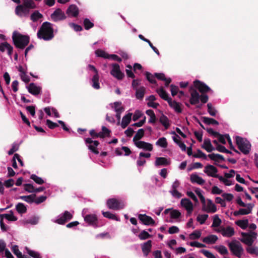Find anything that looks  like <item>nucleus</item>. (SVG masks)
<instances>
[{"mask_svg": "<svg viewBox=\"0 0 258 258\" xmlns=\"http://www.w3.org/2000/svg\"><path fill=\"white\" fill-rule=\"evenodd\" d=\"M138 219L144 225L147 226H154L155 225V220L150 216L146 214H140L138 215Z\"/></svg>", "mask_w": 258, "mask_h": 258, "instance_id": "nucleus-9", "label": "nucleus"}, {"mask_svg": "<svg viewBox=\"0 0 258 258\" xmlns=\"http://www.w3.org/2000/svg\"><path fill=\"white\" fill-rule=\"evenodd\" d=\"M157 92L160 96V97L164 100L168 102L172 98L168 96V93L164 90L163 87H161L160 89L157 90Z\"/></svg>", "mask_w": 258, "mask_h": 258, "instance_id": "nucleus-30", "label": "nucleus"}, {"mask_svg": "<svg viewBox=\"0 0 258 258\" xmlns=\"http://www.w3.org/2000/svg\"><path fill=\"white\" fill-rule=\"evenodd\" d=\"M10 214H4L0 215L1 218H5L10 221H16L17 220V218L14 215L13 212L11 210L10 211Z\"/></svg>", "mask_w": 258, "mask_h": 258, "instance_id": "nucleus-39", "label": "nucleus"}, {"mask_svg": "<svg viewBox=\"0 0 258 258\" xmlns=\"http://www.w3.org/2000/svg\"><path fill=\"white\" fill-rule=\"evenodd\" d=\"M6 50L8 51V54L11 56L13 50V47L7 42L0 43V51L4 52Z\"/></svg>", "mask_w": 258, "mask_h": 258, "instance_id": "nucleus-21", "label": "nucleus"}, {"mask_svg": "<svg viewBox=\"0 0 258 258\" xmlns=\"http://www.w3.org/2000/svg\"><path fill=\"white\" fill-rule=\"evenodd\" d=\"M132 113H128L123 117L121 123V126L122 128H125L130 123L132 119Z\"/></svg>", "mask_w": 258, "mask_h": 258, "instance_id": "nucleus-29", "label": "nucleus"}, {"mask_svg": "<svg viewBox=\"0 0 258 258\" xmlns=\"http://www.w3.org/2000/svg\"><path fill=\"white\" fill-rule=\"evenodd\" d=\"M83 24L85 29L87 30L93 28L94 26V24L88 18H85L84 20Z\"/></svg>", "mask_w": 258, "mask_h": 258, "instance_id": "nucleus-48", "label": "nucleus"}, {"mask_svg": "<svg viewBox=\"0 0 258 258\" xmlns=\"http://www.w3.org/2000/svg\"><path fill=\"white\" fill-rule=\"evenodd\" d=\"M247 209H240L238 211H235L233 212V215L238 216L239 215H247L251 213L254 205L252 204H247Z\"/></svg>", "mask_w": 258, "mask_h": 258, "instance_id": "nucleus-15", "label": "nucleus"}, {"mask_svg": "<svg viewBox=\"0 0 258 258\" xmlns=\"http://www.w3.org/2000/svg\"><path fill=\"white\" fill-rule=\"evenodd\" d=\"M169 106L173 108L177 113H181L182 112V108H181V104L176 102L175 100H172V99L168 102Z\"/></svg>", "mask_w": 258, "mask_h": 258, "instance_id": "nucleus-26", "label": "nucleus"}, {"mask_svg": "<svg viewBox=\"0 0 258 258\" xmlns=\"http://www.w3.org/2000/svg\"><path fill=\"white\" fill-rule=\"evenodd\" d=\"M147 80L151 84H156L157 82L155 79L154 75H153L151 73L148 72H146L145 73Z\"/></svg>", "mask_w": 258, "mask_h": 258, "instance_id": "nucleus-45", "label": "nucleus"}, {"mask_svg": "<svg viewBox=\"0 0 258 258\" xmlns=\"http://www.w3.org/2000/svg\"><path fill=\"white\" fill-rule=\"evenodd\" d=\"M201 235V232L199 230H195L190 234V238L192 239H198Z\"/></svg>", "mask_w": 258, "mask_h": 258, "instance_id": "nucleus-63", "label": "nucleus"}, {"mask_svg": "<svg viewBox=\"0 0 258 258\" xmlns=\"http://www.w3.org/2000/svg\"><path fill=\"white\" fill-rule=\"evenodd\" d=\"M110 74L112 76L119 80H122L124 76V74L121 72L120 67L117 63L112 64V69Z\"/></svg>", "mask_w": 258, "mask_h": 258, "instance_id": "nucleus-11", "label": "nucleus"}, {"mask_svg": "<svg viewBox=\"0 0 258 258\" xmlns=\"http://www.w3.org/2000/svg\"><path fill=\"white\" fill-rule=\"evenodd\" d=\"M217 172V169L213 165H208L205 167L204 172L209 176L217 178V177L215 176H219L216 174Z\"/></svg>", "mask_w": 258, "mask_h": 258, "instance_id": "nucleus-17", "label": "nucleus"}, {"mask_svg": "<svg viewBox=\"0 0 258 258\" xmlns=\"http://www.w3.org/2000/svg\"><path fill=\"white\" fill-rule=\"evenodd\" d=\"M135 145L138 148L142 149L145 151H152L153 149V145L151 144L144 141H140L135 143Z\"/></svg>", "mask_w": 258, "mask_h": 258, "instance_id": "nucleus-20", "label": "nucleus"}, {"mask_svg": "<svg viewBox=\"0 0 258 258\" xmlns=\"http://www.w3.org/2000/svg\"><path fill=\"white\" fill-rule=\"evenodd\" d=\"M99 76L98 74H95L93 76L92 80H91L92 82V87L97 90L100 89V88L99 82Z\"/></svg>", "mask_w": 258, "mask_h": 258, "instance_id": "nucleus-34", "label": "nucleus"}, {"mask_svg": "<svg viewBox=\"0 0 258 258\" xmlns=\"http://www.w3.org/2000/svg\"><path fill=\"white\" fill-rule=\"evenodd\" d=\"M170 164V161L165 157H156L155 162L156 166H167Z\"/></svg>", "mask_w": 258, "mask_h": 258, "instance_id": "nucleus-24", "label": "nucleus"}, {"mask_svg": "<svg viewBox=\"0 0 258 258\" xmlns=\"http://www.w3.org/2000/svg\"><path fill=\"white\" fill-rule=\"evenodd\" d=\"M12 40L16 48L23 49L29 44L30 37L27 35H22L15 32L12 35Z\"/></svg>", "mask_w": 258, "mask_h": 258, "instance_id": "nucleus-3", "label": "nucleus"}, {"mask_svg": "<svg viewBox=\"0 0 258 258\" xmlns=\"http://www.w3.org/2000/svg\"><path fill=\"white\" fill-rule=\"evenodd\" d=\"M19 148V145L16 143H13L12 148L8 151L9 155H13L15 152L17 151Z\"/></svg>", "mask_w": 258, "mask_h": 258, "instance_id": "nucleus-61", "label": "nucleus"}, {"mask_svg": "<svg viewBox=\"0 0 258 258\" xmlns=\"http://www.w3.org/2000/svg\"><path fill=\"white\" fill-rule=\"evenodd\" d=\"M218 240V237L215 235H210L203 239V241L207 244H214Z\"/></svg>", "mask_w": 258, "mask_h": 258, "instance_id": "nucleus-32", "label": "nucleus"}, {"mask_svg": "<svg viewBox=\"0 0 258 258\" xmlns=\"http://www.w3.org/2000/svg\"><path fill=\"white\" fill-rule=\"evenodd\" d=\"M200 252L208 258H216L212 253L207 250L202 249Z\"/></svg>", "mask_w": 258, "mask_h": 258, "instance_id": "nucleus-64", "label": "nucleus"}, {"mask_svg": "<svg viewBox=\"0 0 258 258\" xmlns=\"http://www.w3.org/2000/svg\"><path fill=\"white\" fill-rule=\"evenodd\" d=\"M39 218L36 216H33L26 221V223L32 225H36L38 223Z\"/></svg>", "mask_w": 258, "mask_h": 258, "instance_id": "nucleus-60", "label": "nucleus"}, {"mask_svg": "<svg viewBox=\"0 0 258 258\" xmlns=\"http://www.w3.org/2000/svg\"><path fill=\"white\" fill-rule=\"evenodd\" d=\"M215 249L221 254H227L228 253V250L225 246H215Z\"/></svg>", "mask_w": 258, "mask_h": 258, "instance_id": "nucleus-54", "label": "nucleus"}, {"mask_svg": "<svg viewBox=\"0 0 258 258\" xmlns=\"http://www.w3.org/2000/svg\"><path fill=\"white\" fill-rule=\"evenodd\" d=\"M73 217V214L68 211H65L61 217L58 218L55 222L58 224L63 225L71 220Z\"/></svg>", "mask_w": 258, "mask_h": 258, "instance_id": "nucleus-13", "label": "nucleus"}, {"mask_svg": "<svg viewBox=\"0 0 258 258\" xmlns=\"http://www.w3.org/2000/svg\"><path fill=\"white\" fill-rule=\"evenodd\" d=\"M102 214L103 216L109 219L113 220L116 221H119L120 219L115 214H113L110 212H102Z\"/></svg>", "mask_w": 258, "mask_h": 258, "instance_id": "nucleus-37", "label": "nucleus"}, {"mask_svg": "<svg viewBox=\"0 0 258 258\" xmlns=\"http://www.w3.org/2000/svg\"><path fill=\"white\" fill-rule=\"evenodd\" d=\"M84 221L89 225L98 227V218L95 214H88L84 217Z\"/></svg>", "mask_w": 258, "mask_h": 258, "instance_id": "nucleus-14", "label": "nucleus"}, {"mask_svg": "<svg viewBox=\"0 0 258 258\" xmlns=\"http://www.w3.org/2000/svg\"><path fill=\"white\" fill-rule=\"evenodd\" d=\"M151 237L152 235L145 230H143L139 235V238L141 240H145Z\"/></svg>", "mask_w": 258, "mask_h": 258, "instance_id": "nucleus-51", "label": "nucleus"}, {"mask_svg": "<svg viewBox=\"0 0 258 258\" xmlns=\"http://www.w3.org/2000/svg\"><path fill=\"white\" fill-rule=\"evenodd\" d=\"M145 135V131L143 128L139 129L135 136H134L133 141L134 144L135 143L140 141V140L142 139V138Z\"/></svg>", "mask_w": 258, "mask_h": 258, "instance_id": "nucleus-33", "label": "nucleus"}, {"mask_svg": "<svg viewBox=\"0 0 258 258\" xmlns=\"http://www.w3.org/2000/svg\"><path fill=\"white\" fill-rule=\"evenodd\" d=\"M52 26V24L50 22H43L37 32L38 38L45 41L52 40L54 36Z\"/></svg>", "mask_w": 258, "mask_h": 258, "instance_id": "nucleus-1", "label": "nucleus"}, {"mask_svg": "<svg viewBox=\"0 0 258 258\" xmlns=\"http://www.w3.org/2000/svg\"><path fill=\"white\" fill-rule=\"evenodd\" d=\"M136 97L138 99L142 100L144 98L145 93V88L144 87H141L136 89Z\"/></svg>", "mask_w": 258, "mask_h": 258, "instance_id": "nucleus-36", "label": "nucleus"}, {"mask_svg": "<svg viewBox=\"0 0 258 258\" xmlns=\"http://www.w3.org/2000/svg\"><path fill=\"white\" fill-rule=\"evenodd\" d=\"M236 144L239 150L244 154H248L251 149V144L246 139L239 136L236 137Z\"/></svg>", "mask_w": 258, "mask_h": 258, "instance_id": "nucleus-5", "label": "nucleus"}, {"mask_svg": "<svg viewBox=\"0 0 258 258\" xmlns=\"http://www.w3.org/2000/svg\"><path fill=\"white\" fill-rule=\"evenodd\" d=\"M207 207H205V210H202L208 213H215L217 211V207L212 201L210 199L207 200Z\"/></svg>", "mask_w": 258, "mask_h": 258, "instance_id": "nucleus-22", "label": "nucleus"}, {"mask_svg": "<svg viewBox=\"0 0 258 258\" xmlns=\"http://www.w3.org/2000/svg\"><path fill=\"white\" fill-rule=\"evenodd\" d=\"M235 224L242 229H245L248 226V220L247 219L237 220L235 222Z\"/></svg>", "mask_w": 258, "mask_h": 258, "instance_id": "nucleus-42", "label": "nucleus"}, {"mask_svg": "<svg viewBox=\"0 0 258 258\" xmlns=\"http://www.w3.org/2000/svg\"><path fill=\"white\" fill-rule=\"evenodd\" d=\"M192 156L195 158H203L204 159H206L207 157V155L200 149L197 150V154H195Z\"/></svg>", "mask_w": 258, "mask_h": 258, "instance_id": "nucleus-62", "label": "nucleus"}, {"mask_svg": "<svg viewBox=\"0 0 258 258\" xmlns=\"http://www.w3.org/2000/svg\"><path fill=\"white\" fill-rule=\"evenodd\" d=\"M26 250L27 252V253L30 255L31 256L34 257V258H41V256L40 255V254L38 253L37 251L32 250L28 248V247H26Z\"/></svg>", "mask_w": 258, "mask_h": 258, "instance_id": "nucleus-46", "label": "nucleus"}, {"mask_svg": "<svg viewBox=\"0 0 258 258\" xmlns=\"http://www.w3.org/2000/svg\"><path fill=\"white\" fill-rule=\"evenodd\" d=\"M152 241L148 240L142 245V250L145 256H147L151 251Z\"/></svg>", "mask_w": 258, "mask_h": 258, "instance_id": "nucleus-23", "label": "nucleus"}, {"mask_svg": "<svg viewBox=\"0 0 258 258\" xmlns=\"http://www.w3.org/2000/svg\"><path fill=\"white\" fill-rule=\"evenodd\" d=\"M156 145L162 148H166L168 146L167 140L165 137H162L158 139L156 143Z\"/></svg>", "mask_w": 258, "mask_h": 258, "instance_id": "nucleus-43", "label": "nucleus"}, {"mask_svg": "<svg viewBox=\"0 0 258 258\" xmlns=\"http://www.w3.org/2000/svg\"><path fill=\"white\" fill-rule=\"evenodd\" d=\"M217 231L218 232H221L223 236L227 237L232 236L235 233L234 228L230 226H228L226 228H222L221 229H218L217 230Z\"/></svg>", "mask_w": 258, "mask_h": 258, "instance_id": "nucleus-18", "label": "nucleus"}, {"mask_svg": "<svg viewBox=\"0 0 258 258\" xmlns=\"http://www.w3.org/2000/svg\"><path fill=\"white\" fill-rule=\"evenodd\" d=\"M36 197V194H32L29 196H20V199L27 202L28 203L31 204L34 202V200Z\"/></svg>", "mask_w": 258, "mask_h": 258, "instance_id": "nucleus-35", "label": "nucleus"}, {"mask_svg": "<svg viewBox=\"0 0 258 258\" xmlns=\"http://www.w3.org/2000/svg\"><path fill=\"white\" fill-rule=\"evenodd\" d=\"M27 88L30 93L35 96L39 95L41 92V87L36 86L34 83H30Z\"/></svg>", "mask_w": 258, "mask_h": 258, "instance_id": "nucleus-19", "label": "nucleus"}, {"mask_svg": "<svg viewBox=\"0 0 258 258\" xmlns=\"http://www.w3.org/2000/svg\"><path fill=\"white\" fill-rule=\"evenodd\" d=\"M202 120L203 121L207 124H214V125H218L219 122L216 120L212 118H210L206 116L202 117Z\"/></svg>", "mask_w": 258, "mask_h": 258, "instance_id": "nucleus-41", "label": "nucleus"}, {"mask_svg": "<svg viewBox=\"0 0 258 258\" xmlns=\"http://www.w3.org/2000/svg\"><path fill=\"white\" fill-rule=\"evenodd\" d=\"M221 220L219 218L218 215H215L213 218V221L212 224V227H217L221 224Z\"/></svg>", "mask_w": 258, "mask_h": 258, "instance_id": "nucleus-49", "label": "nucleus"}, {"mask_svg": "<svg viewBox=\"0 0 258 258\" xmlns=\"http://www.w3.org/2000/svg\"><path fill=\"white\" fill-rule=\"evenodd\" d=\"M12 250L18 258H21L25 255L22 254L21 252L19 250L18 246L16 245L12 246Z\"/></svg>", "mask_w": 258, "mask_h": 258, "instance_id": "nucleus-50", "label": "nucleus"}, {"mask_svg": "<svg viewBox=\"0 0 258 258\" xmlns=\"http://www.w3.org/2000/svg\"><path fill=\"white\" fill-rule=\"evenodd\" d=\"M208 112L210 115L212 116H216L217 111L216 109L213 107L212 104L211 103L207 104Z\"/></svg>", "mask_w": 258, "mask_h": 258, "instance_id": "nucleus-47", "label": "nucleus"}, {"mask_svg": "<svg viewBox=\"0 0 258 258\" xmlns=\"http://www.w3.org/2000/svg\"><path fill=\"white\" fill-rule=\"evenodd\" d=\"M66 14L69 17H77L79 14V8L76 5H71L67 9Z\"/></svg>", "mask_w": 258, "mask_h": 258, "instance_id": "nucleus-16", "label": "nucleus"}, {"mask_svg": "<svg viewBox=\"0 0 258 258\" xmlns=\"http://www.w3.org/2000/svg\"><path fill=\"white\" fill-rule=\"evenodd\" d=\"M17 211L21 214H24L27 212V208L25 205L22 203H19L16 206Z\"/></svg>", "mask_w": 258, "mask_h": 258, "instance_id": "nucleus-40", "label": "nucleus"}, {"mask_svg": "<svg viewBox=\"0 0 258 258\" xmlns=\"http://www.w3.org/2000/svg\"><path fill=\"white\" fill-rule=\"evenodd\" d=\"M202 148L209 153L215 150V148L213 147L211 140L209 139H205L204 144L202 146Z\"/></svg>", "mask_w": 258, "mask_h": 258, "instance_id": "nucleus-27", "label": "nucleus"}, {"mask_svg": "<svg viewBox=\"0 0 258 258\" xmlns=\"http://www.w3.org/2000/svg\"><path fill=\"white\" fill-rule=\"evenodd\" d=\"M181 213L177 210H173L170 212V217L172 219H178L181 216Z\"/></svg>", "mask_w": 258, "mask_h": 258, "instance_id": "nucleus-59", "label": "nucleus"}, {"mask_svg": "<svg viewBox=\"0 0 258 258\" xmlns=\"http://www.w3.org/2000/svg\"><path fill=\"white\" fill-rule=\"evenodd\" d=\"M246 250L247 252L251 254H255L256 255H258V247H251V246H248Z\"/></svg>", "mask_w": 258, "mask_h": 258, "instance_id": "nucleus-57", "label": "nucleus"}, {"mask_svg": "<svg viewBox=\"0 0 258 258\" xmlns=\"http://www.w3.org/2000/svg\"><path fill=\"white\" fill-rule=\"evenodd\" d=\"M107 205L109 209L118 210L123 208V205L116 199H109L107 201Z\"/></svg>", "mask_w": 258, "mask_h": 258, "instance_id": "nucleus-10", "label": "nucleus"}, {"mask_svg": "<svg viewBox=\"0 0 258 258\" xmlns=\"http://www.w3.org/2000/svg\"><path fill=\"white\" fill-rule=\"evenodd\" d=\"M228 246L232 254L240 258L243 252V248L239 241L234 240L229 243Z\"/></svg>", "mask_w": 258, "mask_h": 258, "instance_id": "nucleus-6", "label": "nucleus"}, {"mask_svg": "<svg viewBox=\"0 0 258 258\" xmlns=\"http://www.w3.org/2000/svg\"><path fill=\"white\" fill-rule=\"evenodd\" d=\"M194 88L198 89L201 94H206L205 93L211 91V88L206 84L198 80L194 81Z\"/></svg>", "mask_w": 258, "mask_h": 258, "instance_id": "nucleus-8", "label": "nucleus"}, {"mask_svg": "<svg viewBox=\"0 0 258 258\" xmlns=\"http://www.w3.org/2000/svg\"><path fill=\"white\" fill-rule=\"evenodd\" d=\"M30 178L38 184H42L44 183V181L42 178L35 174H32L30 176Z\"/></svg>", "mask_w": 258, "mask_h": 258, "instance_id": "nucleus-52", "label": "nucleus"}, {"mask_svg": "<svg viewBox=\"0 0 258 258\" xmlns=\"http://www.w3.org/2000/svg\"><path fill=\"white\" fill-rule=\"evenodd\" d=\"M95 53L98 56L104 58H108L109 56V54L106 53L104 51L101 49L96 50L95 51Z\"/></svg>", "mask_w": 258, "mask_h": 258, "instance_id": "nucleus-55", "label": "nucleus"}, {"mask_svg": "<svg viewBox=\"0 0 258 258\" xmlns=\"http://www.w3.org/2000/svg\"><path fill=\"white\" fill-rule=\"evenodd\" d=\"M208 217L209 216L208 214L199 215L197 218V220L201 224H203L205 223Z\"/></svg>", "mask_w": 258, "mask_h": 258, "instance_id": "nucleus-53", "label": "nucleus"}, {"mask_svg": "<svg viewBox=\"0 0 258 258\" xmlns=\"http://www.w3.org/2000/svg\"><path fill=\"white\" fill-rule=\"evenodd\" d=\"M190 93V97L189 99L190 104L191 105H196L199 103L200 100L202 103H206L208 101L209 97L206 94H201L198 93L197 90L192 86H190L189 89Z\"/></svg>", "mask_w": 258, "mask_h": 258, "instance_id": "nucleus-4", "label": "nucleus"}, {"mask_svg": "<svg viewBox=\"0 0 258 258\" xmlns=\"http://www.w3.org/2000/svg\"><path fill=\"white\" fill-rule=\"evenodd\" d=\"M242 238L240 240L248 246H251L256 238V233L255 232H250L249 233L241 232Z\"/></svg>", "mask_w": 258, "mask_h": 258, "instance_id": "nucleus-7", "label": "nucleus"}, {"mask_svg": "<svg viewBox=\"0 0 258 258\" xmlns=\"http://www.w3.org/2000/svg\"><path fill=\"white\" fill-rule=\"evenodd\" d=\"M121 105V102H115L114 103V108L115 112H123L124 111V108Z\"/></svg>", "mask_w": 258, "mask_h": 258, "instance_id": "nucleus-56", "label": "nucleus"}, {"mask_svg": "<svg viewBox=\"0 0 258 258\" xmlns=\"http://www.w3.org/2000/svg\"><path fill=\"white\" fill-rule=\"evenodd\" d=\"M190 179L192 183H197L199 185H203L205 182V180L196 174H192Z\"/></svg>", "mask_w": 258, "mask_h": 258, "instance_id": "nucleus-28", "label": "nucleus"}, {"mask_svg": "<svg viewBox=\"0 0 258 258\" xmlns=\"http://www.w3.org/2000/svg\"><path fill=\"white\" fill-rule=\"evenodd\" d=\"M54 22L63 20L66 19V16L60 9H57L50 16Z\"/></svg>", "mask_w": 258, "mask_h": 258, "instance_id": "nucleus-12", "label": "nucleus"}, {"mask_svg": "<svg viewBox=\"0 0 258 258\" xmlns=\"http://www.w3.org/2000/svg\"><path fill=\"white\" fill-rule=\"evenodd\" d=\"M208 157L215 162H219V160L224 161V157L220 154L212 153L208 155Z\"/></svg>", "mask_w": 258, "mask_h": 258, "instance_id": "nucleus-38", "label": "nucleus"}, {"mask_svg": "<svg viewBox=\"0 0 258 258\" xmlns=\"http://www.w3.org/2000/svg\"><path fill=\"white\" fill-rule=\"evenodd\" d=\"M42 17L43 15L38 11H36L31 14L30 18L33 22H36Z\"/></svg>", "mask_w": 258, "mask_h": 258, "instance_id": "nucleus-44", "label": "nucleus"}, {"mask_svg": "<svg viewBox=\"0 0 258 258\" xmlns=\"http://www.w3.org/2000/svg\"><path fill=\"white\" fill-rule=\"evenodd\" d=\"M159 122L163 125L165 130H167L170 126V124L168 118L163 113L159 118Z\"/></svg>", "mask_w": 258, "mask_h": 258, "instance_id": "nucleus-31", "label": "nucleus"}, {"mask_svg": "<svg viewBox=\"0 0 258 258\" xmlns=\"http://www.w3.org/2000/svg\"><path fill=\"white\" fill-rule=\"evenodd\" d=\"M24 186L25 191L29 193L34 192L35 187L32 184L30 183H26L24 184Z\"/></svg>", "mask_w": 258, "mask_h": 258, "instance_id": "nucleus-58", "label": "nucleus"}, {"mask_svg": "<svg viewBox=\"0 0 258 258\" xmlns=\"http://www.w3.org/2000/svg\"><path fill=\"white\" fill-rule=\"evenodd\" d=\"M36 6L33 0H23L22 4L19 5L16 7L15 13L20 17L27 16L30 9L36 8Z\"/></svg>", "mask_w": 258, "mask_h": 258, "instance_id": "nucleus-2", "label": "nucleus"}, {"mask_svg": "<svg viewBox=\"0 0 258 258\" xmlns=\"http://www.w3.org/2000/svg\"><path fill=\"white\" fill-rule=\"evenodd\" d=\"M181 205L185 208L186 211L193 210L194 207L192 202L188 199H182L180 202Z\"/></svg>", "mask_w": 258, "mask_h": 258, "instance_id": "nucleus-25", "label": "nucleus"}]
</instances>
